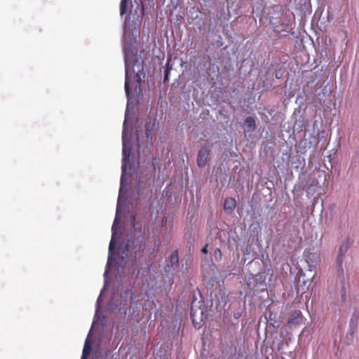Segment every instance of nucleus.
Here are the masks:
<instances>
[{
    "label": "nucleus",
    "instance_id": "1",
    "mask_svg": "<svg viewBox=\"0 0 359 359\" xmlns=\"http://www.w3.org/2000/svg\"><path fill=\"white\" fill-rule=\"evenodd\" d=\"M130 18V17L126 18L123 36L125 61L124 89L127 97V105L122 131V154L124 158H128L130 156V128L128 122L132 121L133 113H131V110L135 107L137 101L130 95V86L135 83V87H139L142 79L145 77L144 62L137 57L136 39L133 37V30L131 28Z\"/></svg>",
    "mask_w": 359,
    "mask_h": 359
},
{
    "label": "nucleus",
    "instance_id": "2",
    "mask_svg": "<svg viewBox=\"0 0 359 359\" xmlns=\"http://www.w3.org/2000/svg\"><path fill=\"white\" fill-rule=\"evenodd\" d=\"M130 158H122L121 165V176L120 180V188L118 192V196L117 200L116 216L114 220V223L111 226V238L109 245V253L108 259L106 265V269L104 273L105 279V285L107 284V274L110 270L111 266H113L117 261L118 255L121 254V259L119 262V266L123 267L127 263V259L128 258L129 253L134 252L135 257L140 256V254L145 249V243L142 238H135L129 239L124 247L121 245L116 246L117 239L119 238L122 233V227L120 226L121 218L120 211L121 207V201H126V191L124 188L128 185V177H127V165L129 163Z\"/></svg>",
    "mask_w": 359,
    "mask_h": 359
},
{
    "label": "nucleus",
    "instance_id": "3",
    "mask_svg": "<svg viewBox=\"0 0 359 359\" xmlns=\"http://www.w3.org/2000/svg\"><path fill=\"white\" fill-rule=\"evenodd\" d=\"M350 245L349 239L346 238L344 240L339 248L337 256L335 259L336 282L340 287V295L343 301H345L346 298V283L347 280H348V278L346 279L344 276L343 263Z\"/></svg>",
    "mask_w": 359,
    "mask_h": 359
},
{
    "label": "nucleus",
    "instance_id": "4",
    "mask_svg": "<svg viewBox=\"0 0 359 359\" xmlns=\"http://www.w3.org/2000/svg\"><path fill=\"white\" fill-rule=\"evenodd\" d=\"M103 291H104V290H102L100 292V295L96 302V310H95V313L94 316V320L93 322V325H94V323H95L96 320H100L102 318H104L100 312L102 295ZM92 326H93V325H92ZM93 329V327H91V328L88 334V336L86 339L81 359H87L88 356L90 354V352L91 351V346H92L93 341H91L90 337Z\"/></svg>",
    "mask_w": 359,
    "mask_h": 359
},
{
    "label": "nucleus",
    "instance_id": "5",
    "mask_svg": "<svg viewBox=\"0 0 359 359\" xmlns=\"http://www.w3.org/2000/svg\"><path fill=\"white\" fill-rule=\"evenodd\" d=\"M210 149L207 146H203L197 154V165L199 168L205 167L210 160Z\"/></svg>",
    "mask_w": 359,
    "mask_h": 359
},
{
    "label": "nucleus",
    "instance_id": "6",
    "mask_svg": "<svg viewBox=\"0 0 359 359\" xmlns=\"http://www.w3.org/2000/svg\"><path fill=\"white\" fill-rule=\"evenodd\" d=\"M179 264V255L177 250H174L170 255L169 262L165 265L164 270L165 273H170L175 271Z\"/></svg>",
    "mask_w": 359,
    "mask_h": 359
},
{
    "label": "nucleus",
    "instance_id": "7",
    "mask_svg": "<svg viewBox=\"0 0 359 359\" xmlns=\"http://www.w3.org/2000/svg\"><path fill=\"white\" fill-rule=\"evenodd\" d=\"M302 312L300 311H294L291 313L287 320V325L290 326H297L302 323Z\"/></svg>",
    "mask_w": 359,
    "mask_h": 359
},
{
    "label": "nucleus",
    "instance_id": "8",
    "mask_svg": "<svg viewBox=\"0 0 359 359\" xmlns=\"http://www.w3.org/2000/svg\"><path fill=\"white\" fill-rule=\"evenodd\" d=\"M256 118L255 116H249L245 118L243 128L245 133H251L256 129Z\"/></svg>",
    "mask_w": 359,
    "mask_h": 359
},
{
    "label": "nucleus",
    "instance_id": "9",
    "mask_svg": "<svg viewBox=\"0 0 359 359\" xmlns=\"http://www.w3.org/2000/svg\"><path fill=\"white\" fill-rule=\"evenodd\" d=\"M358 316L353 314L349 321V328L348 330L346 337L348 339H353V334L357 330Z\"/></svg>",
    "mask_w": 359,
    "mask_h": 359
},
{
    "label": "nucleus",
    "instance_id": "10",
    "mask_svg": "<svg viewBox=\"0 0 359 359\" xmlns=\"http://www.w3.org/2000/svg\"><path fill=\"white\" fill-rule=\"evenodd\" d=\"M236 204V201L233 198H226L224 202V211L226 213L231 214L235 210Z\"/></svg>",
    "mask_w": 359,
    "mask_h": 359
},
{
    "label": "nucleus",
    "instance_id": "11",
    "mask_svg": "<svg viewBox=\"0 0 359 359\" xmlns=\"http://www.w3.org/2000/svg\"><path fill=\"white\" fill-rule=\"evenodd\" d=\"M170 60H169L167 63L166 69L164 72V76H163V82L168 83L170 80V71L172 68V65L170 64Z\"/></svg>",
    "mask_w": 359,
    "mask_h": 359
},
{
    "label": "nucleus",
    "instance_id": "12",
    "mask_svg": "<svg viewBox=\"0 0 359 359\" xmlns=\"http://www.w3.org/2000/svg\"><path fill=\"white\" fill-rule=\"evenodd\" d=\"M330 95V93H328V90H327V86H323L322 88H321V90L320 92L318 94V99L320 100H323L325 101V100L326 99V97Z\"/></svg>",
    "mask_w": 359,
    "mask_h": 359
},
{
    "label": "nucleus",
    "instance_id": "13",
    "mask_svg": "<svg viewBox=\"0 0 359 359\" xmlns=\"http://www.w3.org/2000/svg\"><path fill=\"white\" fill-rule=\"evenodd\" d=\"M130 0H121L120 4V15L122 16L127 12L128 4Z\"/></svg>",
    "mask_w": 359,
    "mask_h": 359
},
{
    "label": "nucleus",
    "instance_id": "14",
    "mask_svg": "<svg viewBox=\"0 0 359 359\" xmlns=\"http://www.w3.org/2000/svg\"><path fill=\"white\" fill-rule=\"evenodd\" d=\"M304 256L307 262L309 260L311 262H316L317 261L318 255L316 253L306 252Z\"/></svg>",
    "mask_w": 359,
    "mask_h": 359
},
{
    "label": "nucleus",
    "instance_id": "15",
    "mask_svg": "<svg viewBox=\"0 0 359 359\" xmlns=\"http://www.w3.org/2000/svg\"><path fill=\"white\" fill-rule=\"evenodd\" d=\"M213 259L215 262H218L222 259V253L219 248H216L213 252Z\"/></svg>",
    "mask_w": 359,
    "mask_h": 359
},
{
    "label": "nucleus",
    "instance_id": "16",
    "mask_svg": "<svg viewBox=\"0 0 359 359\" xmlns=\"http://www.w3.org/2000/svg\"><path fill=\"white\" fill-rule=\"evenodd\" d=\"M318 184V182H313L311 184H309L306 189L307 194H313L315 191L314 187H316Z\"/></svg>",
    "mask_w": 359,
    "mask_h": 359
},
{
    "label": "nucleus",
    "instance_id": "17",
    "mask_svg": "<svg viewBox=\"0 0 359 359\" xmlns=\"http://www.w3.org/2000/svg\"><path fill=\"white\" fill-rule=\"evenodd\" d=\"M294 126L297 127L298 130H302L306 128L304 121L296 120Z\"/></svg>",
    "mask_w": 359,
    "mask_h": 359
},
{
    "label": "nucleus",
    "instance_id": "18",
    "mask_svg": "<svg viewBox=\"0 0 359 359\" xmlns=\"http://www.w3.org/2000/svg\"><path fill=\"white\" fill-rule=\"evenodd\" d=\"M242 314H243V312L241 311V309L239 308V309H235L233 311V317L235 319H238L240 318L241 316H242Z\"/></svg>",
    "mask_w": 359,
    "mask_h": 359
},
{
    "label": "nucleus",
    "instance_id": "19",
    "mask_svg": "<svg viewBox=\"0 0 359 359\" xmlns=\"http://www.w3.org/2000/svg\"><path fill=\"white\" fill-rule=\"evenodd\" d=\"M114 297H112L110 301L108 302V305H107V308L108 309H111V310H114V309H116L117 307H118V304H114Z\"/></svg>",
    "mask_w": 359,
    "mask_h": 359
},
{
    "label": "nucleus",
    "instance_id": "20",
    "mask_svg": "<svg viewBox=\"0 0 359 359\" xmlns=\"http://www.w3.org/2000/svg\"><path fill=\"white\" fill-rule=\"evenodd\" d=\"M215 43L218 47H221L224 44L222 38L219 34H217V39L215 40Z\"/></svg>",
    "mask_w": 359,
    "mask_h": 359
},
{
    "label": "nucleus",
    "instance_id": "21",
    "mask_svg": "<svg viewBox=\"0 0 359 359\" xmlns=\"http://www.w3.org/2000/svg\"><path fill=\"white\" fill-rule=\"evenodd\" d=\"M283 72H282V70L280 69H276L275 77L277 79H280L283 77Z\"/></svg>",
    "mask_w": 359,
    "mask_h": 359
},
{
    "label": "nucleus",
    "instance_id": "22",
    "mask_svg": "<svg viewBox=\"0 0 359 359\" xmlns=\"http://www.w3.org/2000/svg\"><path fill=\"white\" fill-rule=\"evenodd\" d=\"M208 244H205V246L201 249V252L203 254H208Z\"/></svg>",
    "mask_w": 359,
    "mask_h": 359
},
{
    "label": "nucleus",
    "instance_id": "23",
    "mask_svg": "<svg viewBox=\"0 0 359 359\" xmlns=\"http://www.w3.org/2000/svg\"><path fill=\"white\" fill-rule=\"evenodd\" d=\"M305 144H306L305 148H307V147L311 148L312 146V142H311V141H309V142H308V143L306 142Z\"/></svg>",
    "mask_w": 359,
    "mask_h": 359
},
{
    "label": "nucleus",
    "instance_id": "24",
    "mask_svg": "<svg viewBox=\"0 0 359 359\" xmlns=\"http://www.w3.org/2000/svg\"><path fill=\"white\" fill-rule=\"evenodd\" d=\"M311 138H312L314 141L316 140V137L313 134L311 135Z\"/></svg>",
    "mask_w": 359,
    "mask_h": 359
},
{
    "label": "nucleus",
    "instance_id": "25",
    "mask_svg": "<svg viewBox=\"0 0 359 359\" xmlns=\"http://www.w3.org/2000/svg\"><path fill=\"white\" fill-rule=\"evenodd\" d=\"M133 227L135 226V220L134 217L133 218Z\"/></svg>",
    "mask_w": 359,
    "mask_h": 359
},
{
    "label": "nucleus",
    "instance_id": "26",
    "mask_svg": "<svg viewBox=\"0 0 359 359\" xmlns=\"http://www.w3.org/2000/svg\"><path fill=\"white\" fill-rule=\"evenodd\" d=\"M167 222V219H165V221H163V223H165Z\"/></svg>",
    "mask_w": 359,
    "mask_h": 359
},
{
    "label": "nucleus",
    "instance_id": "27",
    "mask_svg": "<svg viewBox=\"0 0 359 359\" xmlns=\"http://www.w3.org/2000/svg\"><path fill=\"white\" fill-rule=\"evenodd\" d=\"M167 222V219H165V221H163V223H165Z\"/></svg>",
    "mask_w": 359,
    "mask_h": 359
},
{
    "label": "nucleus",
    "instance_id": "28",
    "mask_svg": "<svg viewBox=\"0 0 359 359\" xmlns=\"http://www.w3.org/2000/svg\"><path fill=\"white\" fill-rule=\"evenodd\" d=\"M110 353V352H109V351H108V352L105 353V355H107L108 353Z\"/></svg>",
    "mask_w": 359,
    "mask_h": 359
}]
</instances>
